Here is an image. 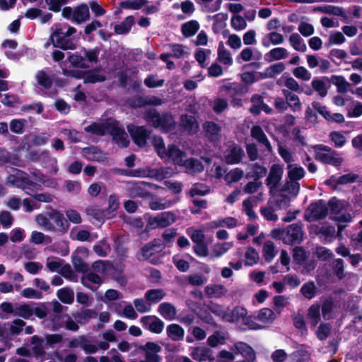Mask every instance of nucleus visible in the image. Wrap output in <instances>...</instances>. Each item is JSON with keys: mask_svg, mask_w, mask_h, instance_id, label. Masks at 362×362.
Masks as SVG:
<instances>
[{"mask_svg": "<svg viewBox=\"0 0 362 362\" xmlns=\"http://www.w3.org/2000/svg\"><path fill=\"white\" fill-rule=\"evenodd\" d=\"M217 60L222 64L230 66L233 64V58L230 52L225 47L223 43L221 42L218 45Z\"/></svg>", "mask_w": 362, "mask_h": 362, "instance_id": "nucleus-32", "label": "nucleus"}, {"mask_svg": "<svg viewBox=\"0 0 362 362\" xmlns=\"http://www.w3.org/2000/svg\"><path fill=\"white\" fill-rule=\"evenodd\" d=\"M272 236L281 240L284 244L293 245L302 242L303 232L302 228H275L272 230Z\"/></svg>", "mask_w": 362, "mask_h": 362, "instance_id": "nucleus-2", "label": "nucleus"}, {"mask_svg": "<svg viewBox=\"0 0 362 362\" xmlns=\"http://www.w3.org/2000/svg\"><path fill=\"white\" fill-rule=\"evenodd\" d=\"M191 356L194 360L199 362L206 361L211 362L214 361L212 350L207 347H194L191 354Z\"/></svg>", "mask_w": 362, "mask_h": 362, "instance_id": "nucleus-17", "label": "nucleus"}, {"mask_svg": "<svg viewBox=\"0 0 362 362\" xmlns=\"http://www.w3.org/2000/svg\"><path fill=\"white\" fill-rule=\"evenodd\" d=\"M74 22L81 23L89 18V9L88 6L82 4L74 8Z\"/></svg>", "mask_w": 362, "mask_h": 362, "instance_id": "nucleus-38", "label": "nucleus"}, {"mask_svg": "<svg viewBox=\"0 0 362 362\" xmlns=\"http://www.w3.org/2000/svg\"><path fill=\"white\" fill-rule=\"evenodd\" d=\"M6 184L21 188L30 194V190L37 185V183L32 181L26 173L20 170H14L13 173L9 175L6 180Z\"/></svg>", "mask_w": 362, "mask_h": 362, "instance_id": "nucleus-5", "label": "nucleus"}, {"mask_svg": "<svg viewBox=\"0 0 362 362\" xmlns=\"http://www.w3.org/2000/svg\"><path fill=\"white\" fill-rule=\"evenodd\" d=\"M134 23V17L132 16H127L122 22L114 26L115 33L117 35H124L128 33Z\"/></svg>", "mask_w": 362, "mask_h": 362, "instance_id": "nucleus-34", "label": "nucleus"}, {"mask_svg": "<svg viewBox=\"0 0 362 362\" xmlns=\"http://www.w3.org/2000/svg\"><path fill=\"white\" fill-rule=\"evenodd\" d=\"M15 315L23 319L28 320L33 315V308L30 305L27 303L20 305L16 307Z\"/></svg>", "mask_w": 362, "mask_h": 362, "instance_id": "nucleus-46", "label": "nucleus"}, {"mask_svg": "<svg viewBox=\"0 0 362 362\" xmlns=\"http://www.w3.org/2000/svg\"><path fill=\"white\" fill-rule=\"evenodd\" d=\"M167 336L174 341H182L184 339L185 330L178 324H170L166 328Z\"/></svg>", "mask_w": 362, "mask_h": 362, "instance_id": "nucleus-26", "label": "nucleus"}, {"mask_svg": "<svg viewBox=\"0 0 362 362\" xmlns=\"http://www.w3.org/2000/svg\"><path fill=\"white\" fill-rule=\"evenodd\" d=\"M199 29V23L194 20L189 21L182 25L181 30L185 37H192L197 33Z\"/></svg>", "mask_w": 362, "mask_h": 362, "instance_id": "nucleus-41", "label": "nucleus"}, {"mask_svg": "<svg viewBox=\"0 0 362 362\" xmlns=\"http://www.w3.org/2000/svg\"><path fill=\"white\" fill-rule=\"evenodd\" d=\"M209 139L212 141H218L220 139V127L213 122H206L204 124Z\"/></svg>", "mask_w": 362, "mask_h": 362, "instance_id": "nucleus-35", "label": "nucleus"}, {"mask_svg": "<svg viewBox=\"0 0 362 362\" xmlns=\"http://www.w3.org/2000/svg\"><path fill=\"white\" fill-rule=\"evenodd\" d=\"M251 167L252 170L247 174V177H252L255 180H258L267 174V170L262 165L255 163Z\"/></svg>", "mask_w": 362, "mask_h": 362, "instance_id": "nucleus-56", "label": "nucleus"}, {"mask_svg": "<svg viewBox=\"0 0 362 362\" xmlns=\"http://www.w3.org/2000/svg\"><path fill=\"white\" fill-rule=\"evenodd\" d=\"M49 226L56 225L57 226H64L66 220L63 214L56 209H52L49 211Z\"/></svg>", "mask_w": 362, "mask_h": 362, "instance_id": "nucleus-48", "label": "nucleus"}, {"mask_svg": "<svg viewBox=\"0 0 362 362\" xmlns=\"http://www.w3.org/2000/svg\"><path fill=\"white\" fill-rule=\"evenodd\" d=\"M290 45L298 52H305L307 50V46L303 39L299 34L292 33L288 38Z\"/></svg>", "mask_w": 362, "mask_h": 362, "instance_id": "nucleus-36", "label": "nucleus"}, {"mask_svg": "<svg viewBox=\"0 0 362 362\" xmlns=\"http://www.w3.org/2000/svg\"><path fill=\"white\" fill-rule=\"evenodd\" d=\"M44 339L40 338L37 335H33L31 337L30 343L33 345L31 347V350L33 351L34 357L37 360H40L43 361L45 360L46 351H45V348L43 346Z\"/></svg>", "mask_w": 362, "mask_h": 362, "instance_id": "nucleus-16", "label": "nucleus"}, {"mask_svg": "<svg viewBox=\"0 0 362 362\" xmlns=\"http://www.w3.org/2000/svg\"><path fill=\"white\" fill-rule=\"evenodd\" d=\"M145 119L156 128H160L163 132H168L175 127V120L170 115H160L155 109L148 110Z\"/></svg>", "mask_w": 362, "mask_h": 362, "instance_id": "nucleus-3", "label": "nucleus"}, {"mask_svg": "<svg viewBox=\"0 0 362 362\" xmlns=\"http://www.w3.org/2000/svg\"><path fill=\"white\" fill-rule=\"evenodd\" d=\"M329 208L322 200L312 203L305 210V218L311 222L325 218L328 214Z\"/></svg>", "mask_w": 362, "mask_h": 362, "instance_id": "nucleus-7", "label": "nucleus"}, {"mask_svg": "<svg viewBox=\"0 0 362 362\" xmlns=\"http://www.w3.org/2000/svg\"><path fill=\"white\" fill-rule=\"evenodd\" d=\"M250 133L251 136L264 146L269 152L272 151V145L260 126H253L251 129Z\"/></svg>", "mask_w": 362, "mask_h": 362, "instance_id": "nucleus-21", "label": "nucleus"}, {"mask_svg": "<svg viewBox=\"0 0 362 362\" xmlns=\"http://www.w3.org/2000/svg\"><path fill=\"white\" fill-rule=\"evenodd\" d=\"M328 79L324 78H314L311 82V86L313 89L317 93L320 98H324L327 95L328 86L327 82Z\"/></svg>", "mask_w": 362, "mask_h": 362, "instance_id": "nucleus-31", "label": "nucleus"}, {"mask_svg": "<svg viewBox=\"0 0 362 362\" xmlns=\"http://www.w3.org/2000/svg\"><path fill=\"white\" fill-rule=\"evenodd\" d=\"M247 315V310L241 306H235L232 310H228L226 322H239Z\"/></svg>", "mask_w": 362, "mask_h": 362, "instance_id": "nucleus-25", "label": "nucleus"}, {"mask_svg": "<svg viewBox=\"0 0 362 362\" xmlns=\"http://www.w3.org/2000/svg\"><path fill=\"white\" fill-rule=\"evenodd\" d=\"M112 119H108L105 122H93L85 127V131L92 134L98 136H104L109 133L112 124Z\"/></svg>", "mask_w": 362, "mask_h": 362, "instance_id": "nucleus-14", "label": "nucleus"}, {"mask_svg": "<svg viewBox=\"0 0 362 362\" xmlns=\"http://www.w3.org/2000/svg\"><path fill=\"white\" fill-rule=\"evenodd\" d=\"M185 153L175 145H170L167 149L165 158L171 159L175 164L182 165L185 161Z\"/></svg>", "mask_w": 362, "mask_h": 362, "instance_id": "nucleus-20", "label": "nucleus"}, {"mask_svg": "<svg viewBox=\"0 0 362 362\" xmlns=\"http://www.w3.org/2000/svg\"><path fill=\"white\" fill-rule=\"evenodd\" d=\"M308 257V254L303 247L297 246L293 250V259L296 264L303 265Z\"/></svg>", "mask_w": 362, "mask_h": 362, "instance_id": "nucleus-42", "label": "nucleus"}, {"mask_svg": "<svg viewBox=\"0 0 362 362\" xmlns=\"http://www.w3.org/2000/svg\"><path fill=\"white\" fill-rule=\"evenodd\" d=\"M225 287L221 284H210L205 287V294L209 298H219L223 294Z\"/></svg>", "mask_w": 362, "mask_h": 362, "instance_id": "nucleus-44", "label": "nucleus"}, {"mask_svg": "<svg viewBox=\"0 0 362 362\" xmlns=\"http://www.w3.org/2000/svg\"><path fill=\"white\" fill-rule=\"evenodd\" d=\"M243 156V150L235 145L230 146L225 153L226 160L228 163L230 164L239 163Z\"/></svg>", "mask_w": 362, "mask_h": 362, "instance_id": "nucleus-22", "label": "nucleus"}, {"mask_svg": "<svg viewBox=\"0 0 362 362\" xmlns=\"http://www.w3.org/2000/svg\"><path fill=\"white\" fill-rule=\"evenodd\" d=\"M180 125L189 134H196L199 131V124L192 115H183L180 118Z\"/></svg>", "mask_w": 362, "mask_h": 362, "instance_id": "nucleus-19", "label": "nucleus"}, {"mask_svg": "<svg viewBox=\"0 0 362 362\" xmlns=\"http://www.w3.org/2000/svg\"><path fill=\"white\" fill-rule=\"evenodd\" d=\"M63 340V336L60 334H47L45 335V347L54 348L55 344H59Z\"/></svg>", "mask_w": 362, "mask_h": 362, "instance_id": "nucleus-55", "label": "nucleus"}, {"mask_svg": "<svg viewBox=\"0 0 362 362\" xmlns=\"http://www.w3.org/2000/svg\"><path fill=\"white\" fill-rule=\"evenodd\" d=\"M173 202L167 199H160L153 197L149 202V206L152 210L158 211L170 206Z\"/></svg>", "mask_w": 362, "mask_h": 362, "instance_id": "nucleus-52", "label": "nucleus"}, {"mask_svg": "<svg viewBox=\"0 0 362 362\" xmlns=\"http://www.w3.org/2000/svg\"><path fill=\"white\" fill-rule=\"evenodd\" d=\"M282 92L287 101L288 107H291V109L294 112L300 111L302 109V104L300 101L299 97L287 89H284Z\"/></svg>", "mask_w": 362, "mask_h": 362, "instance_id": "nucleus-27", "label": "nucleus"}, {"mask_svg": "<svg viewBox=\"0 0 362 362\" xmlns=\"http://www.w3.org/2000/svg\"><path fill=\"white\" fill-rule=\"evenodd\" d=\"M186 233L194 244L205 242L204 232L202 228H187Z\"/></svg>", "mask_w": 362, "mask_h": 362, "instance_id": "nucleus-45", "label": "nucleus"}, {"mask_svg": "<svg viewBox=\"0 0 362 362\" xmlns=\"http://www.w3.org/2000/svg\"><path fill=\"white\" fill-rule=\"evenodd\" d=\"M165 296L161 289H150L145 293V298L147 300L152 303H158Z\"/></svg>", "mask_w": 362, "mask_h": 362, "instance_id": "nucleus-59", "label": "nucleus"}, {"mask_svg": "<svg viewBox=\"0 0 362 362\" xmlns=\"http://www.w3.org/2000/svg\"><path fill=\"white\" fill-rule=\"evenodd\" d=\"M127 130L134 142L139 146L143 147L146 144V140L149 137L151 132L146 127H137L133 124L127 126Z\"/></svg>", "mask_w": 362, "mask_h": 362, "instance_id": "nucleus-8", "label": "nucleus"}, {"mask_svg": "<svg viewBox=\"0 0 362 362\" xmlns=\"http://www.w3.org/2000/svg\"><path fill=\"white\" fill-rule=\"evenodd\" d=\"M182 165L185 166L189 173H200L204 170L203 165L197 159L185 160Z\"/></svg>", "mask_w": 362, "mask_h": 362, "instance_id": "nucleus-47", "label": "nucleus"}, {"mask_svg": "<svg viewBox=\"0 0 362 362\" xmlns=\"http://www.w3.org/2000/svg\"><path fill=\"white\" fill-rule=\"evenodd\" d=\"M286 69V66L283 62H278L270 65L260 73V77L262 79L272 78L281 74Z\"/></svg>", "mask_w": 362, "mask_h": 362, "instance_id": "nucleus-23", "label": "nucleus"}, {"mask_svg": "<svg viewBox=\"0 0 362 362\" xmlns=\"http://www.w3.org/2000/svg\"><path fill=\"white\" fill-rule=\"evenodd\" d=\"M330 81L337 87L338 93H346L350 86V83L341 76H332Z\"/></svg>", "mask_w": 362, "mask_h": 362, "instance_id": "nucleus-40", "label": "nucleus"}, {"mask_svg": "<svg viewBox=\"0 0 362 362\" xmlns=\"http://www.w3.org/2000/svg\"><path fill=\"white\" fill-rule=\"evenodd\" d=\"M69 60L70 63L80 68H87L89 67V64L86 63V59L84 58L83 54V51L80 53H75L69 57Z\"/></svg>", "mask_w": 362, "mask_h": 362, "instance_id": "nucleus-49", "label": "nucleus"}, {"mask_svg": "<svg viewBox=\"0 0 362 362\" xmlns=\"http://www.w3.org/2000/svg\"><path fill=\"white\" fill-rule=\"evenodd\" d=\"M153 145L161 158H165L167 154V150L165 149L163 140L161 137L155 136L152 140Z\"/></svg>", "mask_w": 362, "mask_h": 362, "instance_id": "nucleus-60", "label": "nucleus"}, {"mask_svg": "<svg viewBox=\"0 0 362 362\" xmlns=\"http://www.w3.org/2000/svg\"><path fill=\"white\" fill-rule=\"evenodd\" d=\"M293 76L303 81H308L312 78V74L304 66H298L293 70Z\"/></svg>", "mask_w": 362, "mask_h": 362, "instance_id": "nucleus-58", "label": "nucleus"}, {"mask_svg": "<svg viewBox=\"0 0 362 362\" xmlns=\"http://www.w3.org/2000/svg\"><path fill=\"white\" fill-rule=\"evenodd\" d=\"M27 122L24 119H13L10 122L11 131L17 134H21L24 132V127Z\"/></svg>", "mask_w": 362, "mask_h": 362, "instance_id": "nucleus-61", "label": "nucleus"}, {"mask_svg": "<svg viewBox=\"0 0 362 362\" xmlns=\"http://www.w3.org/2000/svg\"><path fill=\"white\" fill-rule=\"evenodd\" d=\"M67 310V307L63 306L58 301H54L53 303V312L56 314L53 318H52V321L53 322L52 330L55 331L60 327V325H57L56 321L59 320L62 316H59L58 315L62 313L64 310Z\"/></svg>", "mask_w": 362, "mask_h": 362, "instance_id": "nucleus-53", "label": "nucleus"}, {"mask_svg": "<svg viewBox=\"0 0 362 362\" xmlns=\"http://www.w3.org/2000/svg\"><path fill=\"white\" fill-rule=\"evenodd\" d=\"M317 288L313 281H309L304 284L301 288L300 293L303 294L304 297L308 299H312L315 297L316 294Z\"/></svg>", "mask_w": 362, "mask_h": 362, "instance_id": "nucleus-57", "label": "nucleus"}, {"mask_svg": "<svg viewBox=\"0 0 362 362\" xmlns=\"http://www.w3.org/2000/svg\"><path fill=\"white\" fill-rule=\"evenodd\" d=\"M197 317L204 322L213 327H216L217 324L208 308H201L197 313Z\"/></svg>", "mask_w": 362, "mask_h": 362, "instance_id": "nucleus-50", "label": "nucleus"}, {"mask_svg": "<svg viewBox=\"0 0 362 362\" xmlns=\"http://www.w3.org/2000/svg\"><path fill=\"white\" fill-rule=\"evenodd\" d=\"M158 311L167 320L175 319L177 311L175 307L170 303L164 302L159 305Z\"/></svg>", "mask_w": 362, "mask_h": 362, "instance_id": "nucleus-30", "label": "nucleus"}, {"mask_svg": "<svg viewBox=\"0 0 362 362\" xmlns=\"http://www.w3.org/2000/svg\"><path fill=\"white\" fill-rule=\"evenodd\" d=\"M142 327L152 333L160 334L164 329V322L156 315L143 316L140 319Z\"/></svg>", "mask_w": 362, "mask_h": 362, "instance_id": "nucleus-10", "label": "nucleus"}, {"mask_svg": "<svg viewBox=\"0 0 362 362\" xmlns=\"http://www.w3.org/2000/svg\"><path fill=\"white\" fill-rule=\"evenodd\" d=\"M328 206L331 219L339 223H350L351 221V207L346 201L333 197L329 201Z\"/></svg>", "mask_w": 362, "mask_h": 362, "instance_id": "nucleus-1", "label": "nucleus"}, {"mask_svg": "<svg viewBox=\"0 0 362 362\" xmlns=\"http://www.w3.org/2000/svg\"><path fill=\"white\" fill-rule=\"evenodd\" d=\"M262 199V194H259L257 196L250 197L249 199L245 200L243 202V209L245 214L249 216L250 218H254L255 217V212L252 211V202H257Z\"/></svg>", "mask_w": 362, "mask_h": 362, "instance_id": "nucleus-43", "label": "nucleus"}, {"mask_svg": "<svg viewBox=\"0 0 362 362\" xmlns=\"http://www.w3.org/2000/svg\"><path fill=\"white\" fill-rule=\"evenodd\" d=\"M318 230L316 233L321 235L320 238H323L327 242H332L335 237L339 240L342 239V231L346 228H337V235H335V228H317Z\"/></svg>", "mask_w": 362, "mask_h": 362, "instance_id": "nucleus-18", "label": "nucleus"}, {"mask_svg": "<svg viewBox=\"0 0 362 362\" xmlns=\"http://www.w3.org/2000/svg\"><path fill=\"white\" fill-rule=\"evenodd\" d=\"M112 124L109 133L112 137V140L120 147L125 148L129 145V140L127 133L125 132L124 128L119 126V122L112 120Z\"/></svg>", "mask_w": 362, "mask_h": 362, "instance_id": "nucleus-9", "label": "nucleus"}, {"mask_svg": "<svg viewBox=\"0 0 362 362\" xmlns=\"http://www.w3.org/2000/svg\"><path fill=\"white\" fill-rule=\"evenodd\" d=\"M76 32V30L74 28L62 25L51 34L50 40L54 47H59L64 49H74L75 48L74 44L64 38L74 35Z\"/></svg>", "mask_w": 362, "mask_h": 362, "instance_id": "nucleus-4", "label": "nucleus"}, {"mask_svg": "<svg viewBox=\"0 0 362 362\" xmlns=\"http://www.w3.org/2000/svg\"><path fill=\"white\" fill-rule=\"evenodd\" d=\"M284 173L283 165L280 164H274L272 165L269 175L266 179V184L271 189L276 188L282 177Z\"/></svg>", "mask_w": 362, "mask_h": 362, "instance_id": "nucleus-13", "label": "nucleus"}, {"mask_svg": "<svg viewBox=\"0 0 362 362\" xmlns=\"http://www.w3.org/2000/svg\"><path fill=\"white\" fill-rule=\"evenodd\" d=\"M264 256L266 262H271L276 256V252L274 243L272 241L265 243L263 247Z\"/></svg>", "mask_w": 362, "mask_h": 362, "instance_id": "nucleus-64", "label": "nucleus"}, {"mask_svg": "<svg viewBox=\"0 0 362 362\" xmlns=\"http://www.w3.org/2000/svg\"><path fill=\"white\" fill-rule=\"evenodd\" d=\"M107 208L105 209L110 218L115 216L119 206V199L117 194H110L107 198Z\"/></svg>", "mask_w": 362, "mask_h": 362, "instance_id": "nucleus-37", "label": "nucleus"}, {"mask_svg": "<svg viewBox=\"0 0 362 362\" xmlns=\"http://www.w3.org/2000/svg\"><path fill=\"white\" fill-rule=\"evenodd\" d=\"M83 156L90 160L100 161L102 158L101 152L95 147L85 148L82 151Z\"/></svg>", "mask_w": 362, "mask_h": 362, "instance_id": "nucleus-54", "label": "nucleus"}, {"mask_svg": "<svg viewBox=\"0 0 362 362\" xmlns=\"http://www.w3.org/2000/svg\"><path fill=\"white\" fill-rule=\"evenodd\" d=\"M287 176L291 186L296 194L300 189V185L298 182V180L302 179L305 176V170L303 168L294 163L291 165H287Z\"/></svg>", "mask_w": 362, "mask_h": 362, "instance_id": "nucleus-11", "label": "nucleus"}, {"mask_svg": "<svg viewBox=\"0 0 362 362\" xmlns=\"http://www.w3.org/2000/svg\"><path fill=\"white\" fill-rule=\"evenodd\" d=\"M57 298L65 304H71L74 300V292L69 287H64L57 292Z\"/></svg>", "mask_w": 362, "mask_h": 362, "instance_id": "nucleus-39", "label": "nucleus"}, {"mask_svg": "<svg viewBox=\"0 0 362 362\" xmlns=\"http://www.w3.org/2000/svg\"><path fill=\"white\" fill-rule=\"evenodd\" d=\"M334 308V303L331 297L326 298L322 305V314L325 319H329Z\"/></svg>", "mask_w": 362, "mask_h": 362, "instance_id": "nucleus-62", "label": "nucleus"}, {"mask_svg": "<svg viewBox=\"0 0 362 362\" xmlns=\"http://www.w3.org/2000/svg\"><path fill=\"white\" fill-rule=\"evenodd\" d=\"M175 219L176 216L173 213L165 211L156 216L149 218L148 223L150 225H156V226H168L173 224Z\"/></svg>", "mask_w": 362, "mask_h": 362, "instance_id": "nucleus-15", "label": "nucleus"}, {"mask_svg": "<svg viewBox=\"0 0 362 362\" xmlns=\"http://www.w3.org/2000/svg\"><path fill=\"white\" fill-rule=\"evenodd\" d=\"M315 151V158L316 160L334 166H339L342 163V158L339 157L337 152L332 148L323 144H318L313 146Z\"/></svg>", "mask_w": 362, "mask_h": 362, "instance_id": "nucleus-6", "label": "nucleus"}, {"mask_svg": "<svg viewBox=\"0 0 362 362\" xmlns=\"http://www.w3.org/2000/svg\"><path fill=\"white\" fill-rule=\"evenodd\" d=\"M98 315L95 310L81 308V311L72 313L73 317L76 320L77 323L84 324L88 322L90 319L96 317Z\"/></svg>", "mask_w": 362, "mask_h": 362, "instance_id": "nucleus-24", "label": "nucleus"}, {"mask_svg": "<svg viewBox=\"0 0 362 362\" xmlns=\"http://www.w3.org/2000/svg\"><path fill=\"white\" fill-rule=\"evenodd\" d=\"M86 213L88 216L95 218L102 223L105 219H110L106 211L101 209L97 205H90L88 206L86 209Z\"/></svg>", "mask_w": 362, "mask_h": 362, "instance_id": "nucleus-28", "label": "nucleus"}, {"mask_svg": "<svg viewBox=\"0 0 362 362\" xmlns=\"http://www.w3.org/2000/svg\"><path fill=\"white\" fill-rule=\"evenodd\" d=\"M288 57V51L286 48L281 47L273 48L266 54V57L268 58L270 61H279L285 59Z\"/></svg>", "mask_w": 362, "mask_h": 362, "instance_id": "nucleus-33", "label": "nucleus"}, {"mask_svg": "<svg viewBox=\"0 0 362 362\" xmlns=\"http://www.w3.org/2000/svg\"><path fill=\"white\" fill-rule=\"evenodd\" d=\"M244 172L241 169L236 168L228 172L225 176V180L228 183L238 182L243 176Z\"/></svg>", "mask_w": 362, "mask_h": 362, "instance_id": "nucleus-63", "label": "nucleus"}, {"mask_svg": "<svg viewBox=\"0 0 362 362\" xmlns=\"http://www.w3.org/2000/svg\"><path fill=\"white\" fill-rule=\"evenodd\" d=\"M308 317L310 319L313 325L315 326L320 321V305L313 304L308 309Z\"/></svg>", "mask_w": 362, "mask_h": 362, "instance_id": "nucleus-51", "label": "nucleus"}, {"mask_svg": "<svg viewBox=\"0 0 362 362\" xmlns=\"http://www.w3.org/2000/svg\"><path fill=\"white\" fill-rule=\"evenodd\" d=\"M146 185V183L144 182L132 183L129 187V192L131 195L134 197H138L142 198L152 197L151 193L146 190L144 188Z\"/></svg>", "mask_w": 362, "mask_h": 362, "instance_id": "nucleus-29", "label": "nucleus"}, {"mask_svg": "<svg viewBox=\"0 0 362 362\" xmlns=\"http://www.w3.org/2000/svg\"><path fill=\"white\" fill-rule=\"evenodd\" d=\"M231 350L236 354H241L247 362H253L256 354L250 345L243 341H238L231 347Z\"/></svg>", "mask_w": 362, "mask_h": 362, "instance_id": "nucleus-12", "label": "nucleus"}]
</instances>
